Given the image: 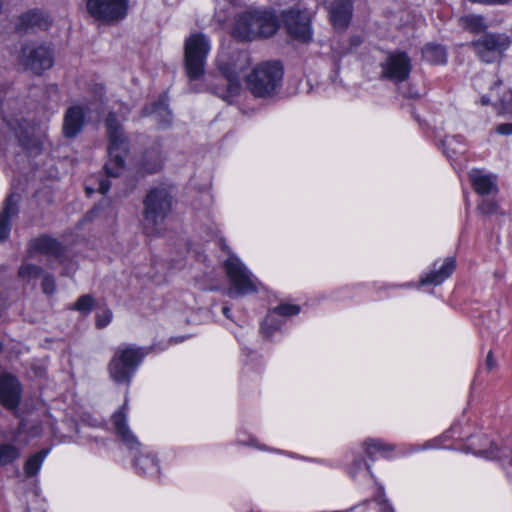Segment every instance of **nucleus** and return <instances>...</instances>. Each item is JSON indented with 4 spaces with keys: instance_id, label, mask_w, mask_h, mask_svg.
<instances>
[{
    "instance_id": "nucleus-24",
    "label": "nucleus",
    "mask_w": 512,
    "mask_h": 512,
    "mask_svg": "<svg viewBox=\"0 0 512 512\" xmlns=\"http://www.w3.org/2000/svg\"><path fill=\"white\" fill-rule=\"evenodd\" d=\"M19 196L12 193L4 202L2 211L0 212V241L5 240L10 233V221L17 214V203Z\"/></svg>"
},
{
    "instance_id": "nucleus-53",
    "label": "nucleus",
    "mask_w": 512,
    "mask_h": 512,
    "mask_svg": "<svg viewBox=\"0 0 512 512\" xmlns=\"http://www.w3.org/2000/svg\"><path fill=\"white\" fill-rule=\"evenodd\" d=\"M456 138L455 137H452V138H446L445 141H444V144L446 146H451L452 145V142L453 140H455Z\"/></svg>"
},
{
    "instance_id": "nucleus-6",
    "label": "nucleus",
    "mask_w": 512,
    "mask_h": 512,
    "mask_svg": "<svg viewBox=\"0 0 512 512\" xmlns=\"http://www.w3.org/2000/svg\"><path fill=\"white\" fill-rule=\"evenodd\" d=\"M249 65V58L245 52H240L232 57H227L224 52L217 57V67L227 81V90L222 92L218 89L215 93L225 101L232 102L233 98L241 91V72Z\"/></svg>"
},
{
    "instance_id": "nucleus-43",
    "label": "nucleus",
    "mask_w": 512,
    "mask_h": 512,
    "mask_svg": "<svg viewBox=\"0 0 512 512\" xmlns=\"http://www.w3.org/2000/svg\"><path fill=\"white\" fill-rule=\"evenodd\" d=\"M112 312L109 309H103L96 314V326L98 328L106 327L112 321Z\"/></svg>"
},
{
    "instance_id": "nucleus-35",
    "label": "nucleus",
    "mask_w": 512,
    "mask_h": 512,
    "mask_svg": "<svg viewBox=\"0 0 512 512\" xmlns=\"http://www.w3.org/2000/svg\"><path fill=\"white\" fill-rule=\"evenodd\" d=\"M236 442L240 445L253 447L262 451L277 452L281 454L285 453L284 451L272 449L264 444H260L255 437H253L252 435H248L245 432H238Z\"/></svg>"
},
{
    "instance_id": "nucleus-51",
    "label": "nucleus",
    "mask_w": 512,
    "mask_h": 512,
    "mask_svg": "<svg viewBox=\"0 0 512 512\" xmlns=\"http://www.w3.org/2000/svg\"><path fill=\"white\" fill-rule=\"evenodd\" d=\"M457 428H458V426H457L456 424L452 425V426H451V428H450V430H449V431H448L444 436H445V437H447V434H448V433H453V434H455V433L457 432Z\"/></svg>"
},
{
    "instance_id": "nucleus-48",
    "label": "nucleus",
    "mask_w": 512,
    "mask_h": 512,
    "mask_svg": "<svg viewBox=\"0 0 512 512\" xmlns=\"http://www.w3.org/2000/svg\"><path fill=\"white\" fill-rule=\"evenodd\" d=\"M496 131L501 135H512V123H504L497 126Z\"/></svg>"
},
{
    "instance_id": "nucleus-29",
    "label": "nucleus",
    "mask_w": 512,
    "mask_h": 512,
    "mask_svg": "<svg viewBox=\"0 0 512 512\" xmlns=\"http://www.w3.org/2000/svg\"><path fill=\"white\" fill-rule=\"evenodd\" d=\"M507 318L502 313L501 307L496 305L489 309L483 316V323L485 327L493 334H498L507 325Z\"/></svg>"
},
{
    "instance_id": "nucleus-11",
    "label": "nucleus",
    "mask_w": 512,
    "mask_h": 512,
    "mask_svg": "<svg viewBox=\"0 0 512 512\" xmlns=\"http://www.w3.org/2000/svg\"><path fill=\"white\" fill-rule=\"evenodd\" d=\"M287 34L300 42H308L313 37L312 13L307 9H290L282 14Z\"/></svg>"
},
{
    "instance_id": "nucleus-20",
    "label": "nucleus",
    "mask_w": 512,
    "mask_h": 512,
    "mask_svg": "<svg viewBox=\"0 0 512 512\" xmlns=\"http://www.w3.org/2000/svg\"><path fill=\"white\" fill-rule=\"evenodd\" d=\"M134 466L139 474L151 479H158L161 475L159 460L147 448L140 450L139 455L134 460Z\"/></svg>"
},
{
    "instance_id": "nucleus-30",
    "label": "nucleus",
    "mask_w": 512,
    "mask_h": 512,
    "mask_svg": "<svg viewBox=\"0 0 512 512\" xmlns=\"http://www.w3.org/2000/svg\"><path fill=\"white\" fill-rule=\"evenodd\" d=\"M145 115H151L161 127L171 123L172 115L167 105L166 96H162L157 103L152 105L151 111L145 109Z\"/></svg>"
},
{
    "instance_id": "nucleus-22",
    "label": "nucleus",
    "mask_w": 512,
    "mask_h": 512,
    "mask_svg": "<svg viewBox=\"0 0 512 512\" xmlns=\"http://www.w3.org/2000/svg\"><path fill=\"white\" fill-rule=\"evenodd\" d=\"M36 254H43L59 259L62 255V247L55 239L48 236H41L31 240L28 246V255L33 257Z\"/></svg>"
},
{
    "instance_id": "nucleus-44",
    "label": "nucleus",
    "mask_w": 512,
    "mask_h": 512,
    "mask_svg": "<svg viewBox=\"0 0 512 512\" xmlns=\"http://www.w3.org/2000/svg\"><path fill=\"white\" fill-rule=\"evenodd\" d=\"M478 209L481 213L483 214H487V215H490V214H493V213H496L497 211V205L494 201L492 200H483L479 206H478Z\"/></svg>"
},
{
    "instance_id": "nucleus-8",
    "label": "nucleus",
    "mask_w": 512,
    "mask_h": 512,
    "mask_svg": "<svg viewBox=\"0 0 512 512\" xmlns=\"http://www.w3.org/2000/svg\"><path fill=\"white\" fill-rule=\"evenodd\" d=\"M224 268L231 283L229 296H242L258 291V279L236 255H229L224 262Z\"/></svg>"
},
{
    "instance_id": "nucleus-9",
    "label": "nucleus",
    "mask_w": 512,
    "mask_h": 512,
    "mask_svg": "<svg viewBox=\"0 0 512 512\" xmlns=\"http://www.w3.org/2000/svg\"><path fill=\"white\" fill-rule=\"evenodd\" d=\"M510 45L511 39L505 33H486L472 42L477 57L488 64L499 62Z\"/></svg>"
},
{
    "instance_id": "nucleus-15",
    "label": "nucleus",
    "mask_w": 512,
    "mask_h": 512,
    "mask_svg": "<svg viewBox=\"0 0 512 512\" xmlns=\"http://www.w3.org/2000/svg\"><path fill=\"white\" fill-rule=\"evenodd\" d=\"M8 105L7 102L0 103V116L4 123L5 134L10 135V137L14 136L25 149L29 150V136L32 127L22 117L8 114L5 111Z\"/></svg>"
},
{
    "instance_id": "nucleus-4",
    "label": "nucleus",
    "mask_w": 512,
    "mask_h": 512,
    "mask_svg": "<svg viewBox=\"0 0 512 512\" xmlns=\"http://www.w3.org/2000/svg\"><path fill=\"white\" fill-rule=\"evenodd\" d=\"M144 357L145 352L140 347L134 345L119 346L108 366L110 378L115 383L129 385Z\"/></svg>"
},
{
    "instance_id": "nucleus-25",
    "label": "nucleus",
    "mask_w": 512,
    "mask_h": 512,
    "mask_svg": "<svg viewBox=\"0 0 512 512\" xmlns=\"http://www.w3.org/2000/svg\"><path fill=\"white\" fill-rule=\"evenodd\" d=\"M50 20L47 15L38 10H31L20 15L17 23L19 30L28 31L30 29H47Z\"/></svg>"
},
{
    "instance_id": "nucleus-33",
    "label": "nucleus",
    "mask_w": 512,
    "mask_h": 512,
    "mask_svg": "<svg viewBox=\"0 0 512 512\" xmlns=\"http://www.w3.org/2000/svg\"><path fill=\"white\" fill-rule=\"evenodd\" d=\"M423 58L432 64H444L447 60L446 49L434 43L427 44L422 50Z\"/></svg>"
},
{
    "instance_id": "nucleus-55",
    "label": "nucleus",
    "mask_w": 512,
    "mask_h": 512,
    "mask_svg": "<svg viewBox=\"0 0 512 512\" xmlns=\"http://www.w3.org/2000/svg\"><path fill=\"white\" fill-rule=\"evenodd\" d=\"M192 89H193L194 91H196V92H200V91H202V88H200V87H193Z\"/></svg>"
},
{
    "instance_id": "nucleus-54",
    "label": "nucleus",
    "mask_w": 512,
    "mask_h": 512,
    "mask_svg": "<svg viewBox=\"0 0 512 512\" xmlns=\"http://www.w3.org/2000/svg\"><path fill=\"white\" fill-rule=\"evenodd\" d=\"M100 208H101V205L96 206V207H95V208L90 212V214H91V215H97V214H98V212L100 211Z\"/></svg>"
},
{
    "instance_id": "nucleus-31",
    "label": "nucleus",
    "mask_w": 512,
    "mask_h": 512,
    "mask_svg": "<svg viewBox=\"0 0 512 512\" xmlns=\"http://www.w3.org/2000/svg\"><path fill=\"white\" fill-rule=\"evenodd\" d=\"M163 156L158 150L147 151L143 157L140 171L143 174H152L162 168Z\"/></svg>"
},
{
    "instance_id": "nucleus-18",
    "label": "nucleus",
    "mask_w": 512,
    "mask_h": 512,
    "mask_svg": "<svg viewBox=\"0 0 512 512\" xmlns=\"http://www.w3.org/2000/svg\"><path fill=\"white\" fill-rule=\"evenodd\" d=\"M300 312V307L294 304L283 303L269 311L265 317L261 330L265 337H271L284 323V317L294 316Z\"/></svg>"
},
{
    "instance_id": "nucleus-1",
    "label": "nucleus",
    "mask_w": 512,
    "mask_h": 512,
    "mask_svg": "<svg viewBox=\"0 0 512 512\" xmlns=\"http://www.w3.org/2000/svg\"><path fill=\"white\" fill-rule=\"evenodd\" d=\"M278 28L279 20L274 12L250 7L237 15L232 34L241 40H253L260 36H272Z\"/></svg>"
},
{
    "instance_id": "nucleus-50",
    "label": "nucleus",
    "mask_w": 512,
    "mask_h": 512,
    "mask_svg": "<svg viewBox=\"0 0 512 512\" xmlns=\"http://www.w3.org/2000/svg\"><path fill=\"white\" fill-rule=\"evenodd\" d=\"M111 184L108 180H102L99 184V192L106 194L110 190Z\"/></svg>"
},
{
    "instance_id": "nucleus-38",
    "label": "nucleus",
    "mask_w": 512,
    "mask_h": 512,
    "mask_svg": "<svg viewBox=\"0 0 512 512\" xmlns=\"http://www.w3.org/2000/svg\"><path fill=\"white\" fill-rule=\"evenodd\" d=\"M349 474L352 478H356L358 475L362 474L365 478L372 480L370 467L361 458L354 460L349 468Z\"/></svg>"
},
{
    "instance_id": "nucleus-52",
    "label": "nucleus",
    "mask_w": 512,
    "mask_h": 512,
    "mask_svg": "<svg viewBox=\"0 0 512 512\" xmlns=\"http://www.w3.org/2000/svg\"><path fill=\"white\" fill-rule=\"evenodd\" d=\"M222 312H223V314H224L227 318H230V308H228V307L224 306V307L222 308Z\"/></svg>"
},
{
    "instance_id": "nucleus-19",
    "label": "nucleus",
    "mask_w": 512,
    "mask_h": 512,
    "mask_svg": "<svg viewBox=\"0 0 512 512\" xmlns=\"http://www.w3.org/2000/svg\"><path fill=\"white\" fill-rule=\"evenodd\" d=\"M327 9L334 28L341 30L348 26L352 17V0H330Z\"/></svg>"
},
{
    "instance_id": "nucleus-34",
    "label": "nucleus",
    "mask_w": 512,
    "mask_h": 512,
    "mask_svg": "<svg viewBox=\"0 0 512 512\" xmlns=\"http://www.w3.org/2000/svg\"><path fill=\"white\" fill-rule=\"evenodd\" d=\"M459 23L462 28L475 34L481 33L489 27L483 16L475 14L461 17Z\"/></svg>"
},
{
    "instance_id": "nucleus-13",
    "label": "nucleus",
    "mask_w": 512,
    "mask_h": 512,
    "mask_svg": "<svg viewBox=\"0 0 512 512\" xmlns=\"http://www.w3.org/2000/svg\"><path fill=\"white\" fill-rule=\"evenodd\" d=\"M412 64L404 52H393L387 55L381 64V76L394 83L405 81L411 72Z\"/></svg>"
},
{
    "instance_id": "nucleus-26",
    "label": "nucleus",
    "mask_w": 512,
    "mask_h": 512,
    "mask_svg": "<svg viewBox=\"0 0 512 512\" xmlns=\"http://www.w3.org/2000/svg\"><path fill=\"white\" fill-rule=\"evenodd\" d=\"M84 121L83 109L79 106L70 107L64 117L63 133L66 137H75L82 129Z\"/></svg>"
},
{
    "instance_id": "nucleus-37",
    "label": "nucleus",
    "mask_w": 512,
    "mask_h": 512,
    "mask_svg": "<svg viewBox=\"0 0 512 512\" xmlns=\"http://www.w3.org/2000/svg\"><path fill=\"white\" fill-rule=\"evenodd\" d=\"M41 271L39 266L24 262L19 268L18 275L22 280L31 282L39 277Z\"/></svg>"
},
{
    "instance_id": "nucleus-3",
    "label": "nucleus",
    "mask_w": 512,
    "mask_h": 512,
    "mask_svg": "<svg viewBox=\"0 0 512 512\" xmlns=\"http://www.w3.org/2000/svg\"><path fill=\"white\" fill-rule=\"evenodd\" d=\"M106 131L109 144L108 160L104 169L108 177H117L124 170V157L128 151V141L114 113H110L106 119Z\"/></svg>"
},
{
    "instance_id": "nucleus-28",
    "label": "nucleus",
    "mask_w": 512,
    "mask_h": 512,
    "mask_svg": "<svg viewBox=\"0 0 512 512\" xmlns=\"http://www.w3.org/2000/svg\"><path fill=\"white\" fill-rule=\"evenodd\" d=\"M362 447L363 451L370 458H375L377 456L391 458L394 456V451L396 450L395 445L377 438H369L365 440Z\"/></svg>"
},
{
    "instance_id": "nucleus-14",
    "label": "nucleus",
    "mask_w": 512,
    "mask_h": 512,
    "mask_svg": "<svg viewBox=\"0 0 512 512\" xmlns=\"http://www.w3.org/2000/svg\"><path fill=\"white\" fill-rule=\"evenodd\" d=\"M25 423H19L18 427L9 432L7 440L0 442V466H8L16 462L22 454L25 447L23 434L26 430Z\"/></svg>"
},
{
    "instance_id": "nucleus-41",
    "label": "nucleus",
    "mask_w": 512,
    "mask_h": 512,
    "mask_svg": "<svg viewBox=\"0 0 512 512\" xmlns=\"http://www.w3.org/2000/svg\"><path fill=\"white\" fill-rule=\"evenodd\" d=\"M215 13L219 22L226 20V13L234 7L233 0H214Z\"/></svg>"
},
{
    "instance_id": "nucleus-49",
    "label": "nucleus",
    "mask_w": 512,
    "mask_h": 512,
    "mask_svg": "<svg viewBox=\"0 0 512 512\" xmlns=\"http://www.w3.org/2000/svg\"><path fill=\"white\" fill-rule=\"evenodd\" d=\"M496 366L497 363L494 359L493 352L489 351L485 359V367L488 371H492Z\"/></svg>"
},
{
    "instance_id": "nucleus-32",
    "label": "nucleus",
    "mask_w": 512,
    "mask_h": 512,
    "mask_svg": "<svg viewBox=\"0 0 512 512\" xmlns=\"http://www.w3.org/2000/svg\"><path fill=\"white\" fill-rule=\"evenodd\" d=\"M49 453L50 448H47L30 455L24 464L25 475L27 477L37 475Z\"/></svg>"
},
{
    "instance_id": "nucleus-12",
    "label": "nucleus",
    "mask_w": 512,
    "mask_h": 512,
    "mask_svg": "<svg viewBox=\"0 0 512 512\" xmlns=\"http://www.w3.org/2000/svg\"><path fill=\"white\" fill-rule=\"evenodd\" d=\"M88 13L104 24H114L127 15V0H87Z\"/></svg>"
},
{
    "instance_id": "nucleus-17",
    "label": "nucleus",
    "mask_w": 512,
    "mask_h": 512,
    "mask_svg": "<svg viewBox=\"0 0 512 512\" xmlns=\"http://www.w3.org/2000/svg\"><path fill=\"white\" fill-rule=\"evenodd\" d=\"M22 387L18 379L6 372H0V404L7 409H16L20 403Z\"/></svg>"
},
{
    "instance_id": "nucleus-36",
    "label": "nucleus",
    "mask_w": 512,
    "mask_h": 512,
    "mask_svg": "<svg viewBox=\"0 0 512 512\" xmlns=\"http://www.w3.org/2000/svg\"><path fill=\"white\" fill-rule=\"evenodd\" d=\"M236 442L240 445L253 447L262 451L277 452L281 454L285 453L284 451L272 449L264 444H260L255 437H253L252 435H248L245 432H238Z\"/></svg>"
},
{
    "instance_id": "nucleus-10",
    "label": "nucleus",
    "mask_w": 512,
    "mask_h": 512,
    "mask_svg": "<svg viewBox=\"0 0 512 512\" xmlns=\"http://www.w3.org/2000/svg\"><path fill=\"white\" fill-rule=\"evenodd\" d=\"M19 62L35 74H41L54 64V55L50 46L45 44H26L19 56Z\"/></svg>"
},
{
    "instance_id": "nucleus-23",
    "label": "nucleus",
    "mask_w": 512,
    "mask_h": 512,
    "mask_svg": "<svg viewBox=\"0 0 512 512\" xmlns=\"http://www.w3.org/2000/svg\"><path fill=\"white\" fill-rule=\"evenodd\" d=\"M455 270V261L453 258H446L439 266L434 263V269L421 277L420 285L438 286L449 278Z\"/></svg>"
},
{
    "instance_id": "nucleus-40",
    "label": "nucleus",
    "mask_w": 512,
    "mask_h": 512,
    "mask_svg": "<svg viewBox=\"0 0 512 512\" xmlns=\"http://www.w3.org/2000/svg\"><path fill=\"white\" fill-rule=\"evenodd\" d=\"M20 423H25L27 425L26 430L23 434V440H25V446H27L28 443L32 439L37 438L41 435L42 427L40 426L39 423L31 422V421H27V420H22Z\"/></svg>"
},
{
    "instance_id": "nucleus-2",
    "label": "nucleus",
    "mask_w": 512,
    "mask_h": 512,
    "mask_svg": "<svg viewBox=\"0 0 512 512\" xmlns=\"http://www.w3.org/2000/svg\"><path fill=\"white\" fill-rule=\"evenodd\" d=\"M172 197L165 187L149 191L144 200L142 226L146 234L158 235L165 229V219L171 211Z\"/></svg>"
},
{
    "instance_id": "nucleus-16",
    "label": "nucleus",
    "mask_w": 512,
    "mask_h": 512,
    "mask_svg": "<svg viewBox=\"0 0 512 512\" xmlns=\"http://www.w3.org/2000/svg\"><path fill=\"white\" fill-rule=\"evenodd\" d=\"M128 411V400L125 399L123 405L113 414L112 423L115 429V433L122 441V443L129 450L137 451L141 447V444L127 424Z\"/></svg>"
},
{
    "instance_id": "nucleus-42",
    "label": "nucleus",
    "mask_w": 512,
    "mask_h": 512,
    "mask_svg": "<svg viewBox=\"0 0 512 512\" xmlns=\"http://www.w3.org/2000/svg\"><path fill=\"white\" fill-rule=\"evenodd\" d=\"M494 104H499L503 113L512 115V90L504 91L503 95Z\"/></svg>"
},
{
    "instance_id": "nucleus-45",
    "label": "nucleus",
    "mask_w": 512,
    "mask_h": 512,
    "mask_svg": "<svg viewBox=\"0 0 512 512\" xmlns=\"http://www.w3.org/2000/svg\"><path fill=\"white\" fill-rule=\"evenodd\" d=\"M500 89H503L502 87V84L501 83H496L491 89H490V93H489V96H486V95H483L481 97V104L482 105H488L491 103V98L494 97L495 95H498L499 94V91Z\"/></svg>"
},
{
    "instance_id": "nucleus-39",
    "label": "nucleus",
    "mask_w": 512,
    "mask_h": 512,
    "mask_svg": "<svg viewBox=\"0 0 512 512\" xmlns=\"http://www.w3.org/2000/svg\"><path fill=\"white\" fill-rule=\"evenodd\" d=\"M94 307V298L91 295H82L71 306V309L76 310L82 314H88Z\"/></svg>"
},
{
    "instance_id": "nucleus-21",
    "label": "nucleus",
    "mask_w": 512,
    "mask_h": 512,
    "mask_svg": "<svg viewBox=\"0 0 512 512\" xmlns=\"http://www.w3.org/2000/svg\"><path fill=\"white\" fill-rule=\"evenodd\" d=\"M468 451L486 459H502L507 455V449L494 446L487 437H472L469 440Z\"/></svg>"
},
{
    "instance_id": "nucleus-7",
    "label": "nucleus",
    "mask_w": 512,
    "mask_h": 512,
    "mask_svg": "<svg viewBox=\"0 0 512 512\" xmlns=\"http://www.w3.org/2000/svg\"><path fill=\"white\" fill-rule=\"evenodd\" d=\"M211 50L210 40L202 33H194L185 41V68L191 82L204 74L206 58Z\"/></svg>"
},
{
    "instance_id": "nucleus-56",
    "label": "nucleus",
    "mask_w": 512,
    "mask_h": 512,
    "mask_svg": "<svg viewBox=\"0 0 512 512\" xmlns=\"http://www.w3.org/2000/svg\"><path fill=\"white\" fill-rule=\"evenodd\" d=\"M511 466H512V458H511V462H510Z\"/></svg>"
},
{
    "instance_id": "nucleus-5",
    "label": "nucleus",
    "mask_w": 512,
    "mask_h": 512,
    "mask_svg": "<svg viewBox=\"0 0 512 512\" xmlns=\"http://www.w3.org/2000/svg\"><path fill=\"white\" fill-rule=\"evenodd\" d=\"M282 76L283 69L279 62H262L247 76V87L255 97H271L280 85Z\"/></svg>"
},
{
    "instance_id": "nucleus-27",
    "label": "nucleus",
    "mask_w": 512,
    "mask_h": 512,
    "mask_svg": "<svg viewBox=\"0 0 512 512\" xmlns=\"http://www.w3.org/2000/svg\"><path fill=\"white\" fill-rule=\"evenodd\" d=\"M469 178L474 190L480 195H488L497 190L496 177L474 169L470 171Z\"/></svg>"
},
{
    "instance_id": "nucleus-46",
    "label": "nucleus",
    "mask_w": 512,
    "mask_h": 512,
    "mask_svg": "<svg viewBox=\"0 0 512 512\" xmlns=\"http://www.w3.org/2000/svg\"><path fill=\"white\" fill-rule=\"evenodd\" d=\"M42 290L46 294H53L55 291V282L52 277L45 275L42 280Z\"/></svg>"
},
{
    "instance_id": "nucleus-47",
    "label": "nucleus",
    "mask_w": 512,
    "mask_h": 512,
    "mask_svg": "<svg viewBox=\"0 0 512 512\" xmlns=\"http://www.w3.org/2000/svg\"><path fill=\"white\" fill-rule=\"evenodd\" d=\"M437 442H438L437 439L431 440V441H427L423 446H415V447H413V449L410 452H416V451H419V450H425V449H431V448H442V447H444L443 445L438 444Z\"/></svg>"
}]
</instances>
